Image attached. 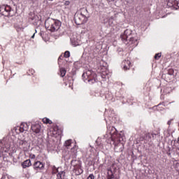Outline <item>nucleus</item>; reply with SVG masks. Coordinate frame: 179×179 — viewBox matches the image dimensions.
<instances>
[{
	"label": "nucleus",
	"instance_id": "nucleus-1",
	"mask_svg": "<svg viewBox=\"0 0 179 179\" xmlns=\"http://www.w3.org/2000/svg\"><path fill=\"white\" fill-rule=\"evenodd\" d=\"M90 15H89V11L85 8H83L80 10V12H78L74 15V22L78 26L80 24H85L87 23V20Z\"/></svg>",
	"mask_w": 179,
	"mask_h": 179
},
{
	"label": "nucleus",
	"instance_id": "nucleus-2",
	"mask_svg": "<svg viewBox=\"0 0 179 179\" xmlns=\"http://www.w3.org/2000/svg\"><path fill=\"white\" fill-rule=\"evenodd\" d=\"M62 22L58 20H55L50 17H48L45 21V27L47 30H49L52 33L54 31H58L59 30Z\"/></svg>",
	"mask_w": 179,
	"mask_h": 179
},
{
	"label": "nucleus",
	"instance_id": "nucleus-3",
	"mask_svg": "<svg viewBox=\"0 0 179 179\" xmlns=\"http://www.w3.org/2000/svg\"><path fill=\"white\" fill-rule=\"evenodd\" d=\"M83 78L84 82H89L90 85H93L99 82V80H97V74L92 70H87L86 72H84Z\"/></svg>",
	"mask_w": 179,
	"mask_h": 179
},
{
	"label": "nucleus",
	"instance_id": "nucleus-4",
	"mask_svg": "<svg viewBox=\"0 0 179 179\" xmlns=\"http://www.w3.org/2000/svg\"><path fill=\"white\" fill-rule=\"evenodd\" d=\"M120 38L124 44H135L138 41L132 37V31L130 29H126L124 34L120 36Z\"/></svg>",
	"mask_w": 179,
	"mask_h": 179
},
{
	"label": "nucleus",
	"instance_id": "nucleus-5",
	"mask_svg": "<svg viewBox=\"0 0 179 179\" xmlns=\"http://www.w3.org/2000/svg\"><path fill=\"white\" fill-rule=\"evenodd\" d=\"M108 134H110L111 141H117L121 142L122 141V136L120 134H118L117 129L114 127H109L107 131Z\"/></svg>",
	"mask_w": 179,
	"mask_h": 179
},
{
	"label": "nucleus",
	"instance_id": "nucleus-6",
	"mask_svg": "<svg viewBox=\"0 0 179 179\" xmlns=\"http://www.w3.org/2000/svg\"><path fill=\"white\" fill-rule=\"evenodd\" d=\"M71 164L73 166V171L76 176L83 174V169H82V164H80V162L74 159L71 162Z\"/></svg>",
	"mask_w": 179,
	"mask_h": 179
},
{
	"label": "nucleus",
	"instance_id": "nucleus-7",
	"mask_svg": "<svg viewBox=\"0 0 179 179\" xmlns=\"http://www.w3.org/2000/svg\"><path fill=\"white\" fill-rule=\"evenodd\" d=\"M17 145L24 152H27L30 149V144L26 140H18Z\"/></svg>",
	"mask_w": 179,
	"mask_h": 179
},
{
	"label": "nucleus",
	"instance_id": "nucleus-8",
	"mask_svg": "<svg viewBox=\"0 0 179 179\" xmlns=\"http://www.w3.org/2000/svg\"><path fill=\"white\" fill-rule=\"evenodd\" d=\"M114 145L115 152H120L124 150V144L121 141H117V140L112 141Z\"/></svg>",
	"mask_w": 179,
	"mask_h": 179
},
{
	"label": "nucleus",
	"instance_id": "nucleus-9",
	"mask_svg": "<svg viewBox=\"0 0 179 179\" xmlns=\"http://www.w3.org/2000/svg\"><path fill=\"white\" fill-rule=\"evenodd\" d=\"M45 166V164L37 161L35 162L34 164H33V169L34 170H36V171H40V170H44V167Z\"/></svg>",
	"mask_w": 179,
	"mask_h": 179
},
{
	"label": "nucleus",
	"instance_id": "nucleus-10",
	"mask_svg": "<svg viewBox=\"0 0 179 179\" xmlns=\"http://www.w3.org/2000/svg\"><path fill=\"white\" fill-rule=\"evenodd\" d=\"M31 129L34 134H40L41 132V125L38 123H34L31 124Z\"/></svg>",
	"mask_w": 179,
	"mask_h": 179
},
{
	"label": "nucleus",
	"instance_id": "nucleus-11",
	"mask_svg": "<svg viewBox=\"0 0 179 179\" xmlns=\"http://www.w3.org/2000/svg\"><path fill=\"white\" fill-rule=\"evenodd\" d=\"M166 2L169 8H176V6L179 8V0H166Z\"/></svg>",
	"mask_w": 179,
	"mask_h": 179
},
{
	"label": "nucleus",
	"instance_id": "nucleus-12",
	"mask_svg": "<svg viewBox=\"0 0 179 179\" xmlns=\"http://www.w3.org/2000/svg\"><path fill=\"white\" fill-rule=\"evenodd\" d=\"M141 141H145L146 142H152V135L150 133H147L144 136L141 137Z\"/></svg>",
	"mask_w": 179,
	"mask_h": 179
},
{
	"label": "nucleus",
	"instance_id": "nucleus-13",
	"mask_svg": "<svg viewBox=\"0 0 179 179\" xmlns=\"http://www.w3.org/2000/svg\"><path fill=\"white\" fill-rule=\"evenodd\" d=\"M123 69L124 71H128L131 68V62L129 60H124L122 64Z\"/></svg>",
	"mask_w": 179,
	"mask_h": 179
},
{
	"label": "nucleus",
	"instance_id": "nucleus-14",
	"mask_svg": "<svg viewBox=\"0 0 179 179\" xmlns=\"http://www.w3.org/2000/svg\"><path fill=\"white\" fill-rule=\"evenodd\" d=\"M21 166L22 169H27L28 167H30L31 166V160L30 159H27L24 161L22 164Z\"/></svg>",
	"mask_w": 179,
	"mask_h": 179
},
{
	"label": "nucleus",
	"instance_id": "nucleus-15",
	"mask_svg": "<svg viewBox=\"0 0 179 179\" xmlns=\"http://www.w3.org/2000/svg\"><path fill=\"white\" fill-rule=\"evenodd\" d=\"M65 178V171H62L57 173V179H64Z\"/></svg>",
	"mask_w": 179,
	"mask_h": 179
},
{
	"label": "nucleus",
	"instance_id": "nucleus-16",
	"mask_svg": "<svg viewBox=\"0 0 179 179\" xmlns=\"http://www.w3.org/2000/svg\"><path fill=\"white\" fill-rule=\"evenodd\" d=\"M24 131H27V123H24V124L22 123L20 127V132H24Z\"/></svg>",
	"mask_w": 179,
	"mask_h": 179
},
{
	"label": "nucleus",
	"instance_id": "nucleus-17",
	"mask_svg": "<svg viewBox=\"0 0 179 179\" xmlns=\"http://www.w3.org/2000/svg\"><path fill=\"white\" fill-rule=\"evenodd\" d=\"M3 16H15V10L12 9V7L10 8V10L8 11V13L7 14H3Z\"/></svg>",
	"mask_w": 179,
	"mask_h": 179
},
{
	"label": "nucleus",
	"instance_id": "nucleus-18",
	"mask_svg": "<svg viewBox=\"0 0 179 179\" xmlns=\"http://www.w3.org/2000/svg\"><path fill=\"white\" fill-rule=\"evenodd\" d=\"M66 75V70L64 68H61L60 69V76L62 78H64Z\"/></svg>",
	"mask_w": 179,
	"mask_h": 179
},
{
	"label": "nucleus",
	"instance_id": "nucleus-19",
	"mask_svg": "<svg viewBox=\"0 0 179 179\" xmlns=\"http://www.w3.org/2000/svg\"><path fill=\"white\" fill-rule=\"evenodd\" d=\"M114 178V174H113V171L110 170L108 173L107 179H113Z\"/></svg>",
	"mask_w": 179,
	"mask_h": 179
},
{
	"label": "nucleus",
	"instance_id": "nucleus-20",
	"mask_svg": "<svg viewBox=\"0 0 179 179\" xmlns=\"http://www.w3.org/2000/svg\"><path fill=\"white\" fill-rule=\"evenodd\" d=\"M43 122L44 124H52V121L50 120V119L45 117L43 119Z\"/></svg>",
	"mask_w": 179,
	"mask_h": 179
},
{
	"label": "nucleus",
	"instance_id": "nucleus-21",
	"mask_svg": "<svg viewBox=\"0 0 179 179\" xmlns=\"http://www.w3.org/2000/svg\"><path fill=\"white\" fill-rule=\"evenodd\" d=\"M10 6H5V10H4V13L6 15H7V13H9V10H10Z\"/></svg>",
	"mask_w": 179,
	"mask_h": 179
},
{
	"label": "nucleus",
	"instance_id": "nucleus-22",
	"mask_svg": "<svg viewBox=\"0 0 179 179\" xmlns=\"http://www.w3.org/2000/svg\"><path fill=\"white\" fill-rule=\"evenodd\" d=\"M0 13L3 16L5 14V6H2L0 7Z\"/></svg>",
	"mask_w": 179,
	"mask_h": 179
},
{
	"label": "nucleus",
	"instance_id": "nucleus-23",
	"mask_svg": "<svg viewBox=\"0 0 179 179\" xmlns=\"http://www.w3.org/2000/svg\"><path fill=\"white\" fill-rule=\"evenodd\" d=\"M71 145H72V140H67V141L65 142V144H64V145H65L66 148H69V146H70Z\"/></svg>",
	"mask_w": 179,
	"mask_h": 179
},
{
	"label": "nucleus",
	"instance_id": "nucleus-24",
	"mask_svg": "<svg viewBox=\"0 0 179 179\" xmlns=\"http://www.w3.org/2000/svg\"><path fill=\"white\" fill-rule=\"evenodd\" d=\"M64 58H69V57H71V52L69 51L66 50L64 52Z\"/></svg>",
	"mask_w": 179,
	"mask_h": 179
},
{
	"label": "nucleus",
	"instance_id": "nucleus-25",
	"mask_svg": "<svg viewBox=\"0 0 179 179\" xmlns=\"http://www.w3.org/2000/svg\"><path fill=\"white\" fill-rule=\"evenodd\" d=\"M161 57H162V53H157L155 55L154 58L155 59H159Z\"/></svg>",
	"mask_w": 179,
	"mask_h": 179
},
{
	"label": "nucleus",
	"instance_id": "nucleus-26",
	"mask_svg": "<svg viewBox=\"0 0 179 179\" xmlns=\"http://www.w3.org/2000/svg\"><path fill=\"white\" fill-rule=\"evenodd\" d=\"M95 177H94V175H93L92 173V174H90L89 176L87 177V179H94Z\"/></svg>",
	"mask_w": 179,
	"mask_h": 179
},
{
	"label": "nucleus",
	"instance_id": "nucleus-27",
	"mask_svg": "<svg viewBox=\"0 0 179 179\" xmlns=\"http://www.w3.org/2000/svg\"><path fill=\"white\" fill-rule=\"evenodd\" d=\"M64 5H66V6H69V5H71V1H66L65 3H64Z\"/></svg>",
	"mask_w": 179,
	"mask_h": 179
},
{
	"label": "nucleus",
	"instance_id": "nucleus-28",
	"mask_svg": "<svg viewBox=\"0 0 179 179\" xmlns=\"http://www.w3.org/2000/svg\"><path fill=\"white\" fill-rule=\"evenodd\" d=\"M173 120H174V119H171V120H169L168 121V122H167L168 125H171V122L173 121Z\"/></svg>",
	"mask_w": 179,
	"mask_h": 179
},
{
	"label": "nucleus",
	"instance_id": "nucleus-29",
	"mask_svg": "<svg viewBox=\"0 0 179 179\" xmlns=\"http://www.w3.org/2000/svg\"><path fill=\"white\" fill-rule=\"evenodd\" d=\"M36 33H37V29H35V33L31 36V38H34V36H36Z\"/></svg>",
	"mask_w": 179,
	"mask_h": 179
},
{
	"label": "nucleus",
	"instance_id": "nucleus-30",
	"mask_svg": "<svg viewBox=\"0 0 179 179\" xmlns=\"http://www.w3.org/2000/svg\"><path fill=\"white\" fill-rule=\"evenodd\" d=\"M1 179H9V178L6 176H3Z\"/></svg>",
	"mask_w": 179,
	"mask_h": 179
},
{
	"label": "nucleus",
	"instance_id": "nucleus-31",
	"mask_svg": "<svg viewBox=\"0 0 179 179\" xmlns=\"http://www.w3.org/2000/svg\"><path fill=\"white\" fill-rule=\"evenodd\" d=\"M111 20H114V17L111 16L109 17V22H111Z\"/></svg>",
	"mask_w": 179,
	"mask_h": 179
},
{
	"label": "nucleus",
	"instance_id": "nucleus-32",
	"mask_svg": "<svg viewBox=\"0 0 179 179\" xmlns=\"http://www.w3.org/2000/svg\"><path fill=\"white\" fill-rule=\"evenodd\" d=\"M101 78H103V79H106V74H101Z\"/></svg>",
	"mask_w": 179,
	"mask_h": 179
},
{
	"label": "nucleus",
	"instance_id": "nucleus-33",
	"mask_svg": "<svg viewBox=\"0 0 179 179\" xmlns=\"http://www.w3.org/2000/svg\"><path fill=\"white\" fill-rule=\"evenodd\" d=\"M151 136H152V139H155V136H156V134H151Z\"/></svg>",
	"mask_w": 179,
	"mask_h": 179
},
{
	"label": "nucleus",
	"instance_id": "nucleus-34",
	"mask_svg": "<svg viewBox=\"0 0 179 179\" xmlns=\"http://www.w3.org/2000/svg\"><path fill=\"white\" fill-rule=\"evenodd\" d=\"M170 72H173V70H171V71H169V75H173V73H170Z\"/></svg>",
	"mask_w": 179,
	"mask_h": 179
},
{
	"label": "nucleus",
	"instance_id": "nucleus-35",
	"mask_svg": "<svg viewBox=\"0 0 179 179\" xmlns=\"http://www.w3.org/2000/svg\"><path fill=\"white\" fill-rule=\"evenodd\" d=\"M53 169H55V170H57V171H58V170L57 169V167H55V166H53Z\"/></svg>",
	"mask_w": 179,
	"mask_h": 179
},
{
	"label": "nucleus",
	"instance_id": "nucleus-36",
	"mask_svg": "<svg viewBox=\"0 0 179 179\" xmlns=\"http://www.w3.org/2000/svg\"><path fill=\"white\" fill-rule=\"evenodd\" d=\"M61 57H62V56H59V57L58 61H59V59H61Z\"/></svg>",
	"mask_w": 179,
	"mask_h": 179
},
{
	"label": "nucleus",
	"instance_id": "nucleus-37",
	"mask_svg": "<svg viewBox=\"0 0 179 179\" xmlns=\"http://www.w3.org/2000/svg\"><path fill=\"white\" fill-rule=\"evenodd\" d=\"M8 149H9V147L6 148V150H5V152H8Z\"/></svg>",
	"mask_w": 179,
	"mask_h": 179
},
{
	"label": "nucleus",
	"instance_id": "nucleus-38",
	"mask_svg": "<svg viewBox=\"0 0 179 179\" xmlns=\"http://www.w3.org/2000/svg\"><path fill=\"white\" fill-rule=\"evenodd\" d=\"M39 34H40V36H43V33L42 32L39 33Z\"/></svg>",
	"mask_w": 179,
	"mask_h": 179
},
{
	"label": "nucleus",
	"instance_id": "nucleus-39",
	"mask_svg": "<svg viewBox=\"0 0 179 179\" xmlns=\"http://www.w3.org/2000/svg\"><path fill=\"white\" fill-rule=\"evenodd\" d=\"M168 155H169V156H170L171 155V153L169 152Z\"/></svg>",
	"mask_w": 179,
	"mask_h": 179
},
{
	"label": "nucleus",
	"instance_id": "nucleus-40",
	"mask_svg": "<svg viewBox=\"0 0 179 179\" xmlns=\"http://www.w3.org/2000/svg\"><path fill=\"white\" fill-rule=\"evenodd\" d=\"M32 157H36V155H34L32 156Z\"/></svg>",
	"mask_w": 179,
	"mask_h": 179
},
{
	"label": "nucleus",
	"instance_id": "nucleus-41",
	"mask_svg": "<svg viewBox=\"0 0 179 179\" xmlns=\"http://www.w3.org/2000/svg\"><path fill=\"white\" fill-rule=\"evenodd\" d=\"M176 166H179V164H177Z\"/></svg>",
	"mask_w": 179,
	"mask_h": 179
},
{
	"label": "nucleus",
	"instance_id": "nucleus-42",
	"mask_svg": "<svg viewBox=\"0 0 179 179\" xmlns=\"http://www.w3.org/2000/svg\"><path fill=\"white\" fill-rule=\"evenodd\" d=\"M50 1H53V0H50Z\"/></svg>",
	"mask_w": 179,
	"mask_h": 179
},
{
	"label": "nucleus",
	"instance_id": "nucleus-43",
	"mask_svg": "<svg viewBox=\"0 0 179 179\" xmlns=\"http://www.w3.org/2000/svg\"><path fill=\"white\" fill-rule=\"evenodd\" d=\"M111 1H114V0H111Z\"/></svg>",
	"mask_w": 179,
	"mask_h": 179
},
{
	"label": "nucleus",
	"instance_id": "nucleus-44",
	"mask_svg": "<svg viewBox=\"0 0 179 179\" xmlns=\"http://www.w3.org/2000/svg\"><path fill=\"white\" fill-rule=\"evenodd\" d=\"M178 171H179V169H178Z\"/></svg>",
	"mask_w": 179,
	"mask_h": 179
}]
</instances>
